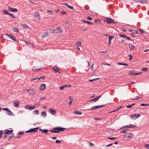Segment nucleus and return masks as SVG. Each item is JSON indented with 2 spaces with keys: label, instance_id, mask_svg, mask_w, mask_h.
Masks as SVG:
<instances>
[{
  "label": "nucleus",
  "instance_id": "nucleus-9",
  "mask_svg": "<svg viewBox=\"0 0 149 149\" xmlns=\"http://www.w3.org/2000/svg\"><path fill=\"white\" fill-rule=\"evenodd\" d=\"M135 126L134 125H129V126H128V125H126V126H125L122 127L120 129H124V128H135Z\"/></svg>",
  "mask_w": 149,
  "mask_h": 149
},
{
  "label": "nucleus",
  "instance_id": "nucleus-14",
  "mask_svg": "<svg viewBox=\"0 0 149 149\" xmlns=\"http://www.w3.org/2000/svg\"><path fill=\"white\" fill-rule=\"evenodd\" d=\"M49 111L51 114L55 115L56 113V111L53 109H49Z\"/></svg>",
  "mask_w": 149,
  "mask_h": 149
},
{
  "label": "nucleus",
  "instance_id": "nucleus-44",
  "mask_svg": "<svg viewBox=\"0 0 149 149\" xmlns=\"http://www.w3.org/2000/svg\"><path fill=\"white\" fill-rule=\"evenodd\" d=\"M2 109L3 110L6 111L7 112H8L9 110V109L7 108H3Z\"/></svg>",
  "mask_w": 149,
  "mask_h": 149
},
{
  "label": "nucleus",
  "instance_id": "nucleus-49",
  "mask_svg": "<svg viewBox=\"0 0 149 149\" xmlns=\"http://www.w3.org/2000/svg\"><path fill=\"white\" fill-rule=\"evenodd\" d=\"M141 98L140 97H139V96H137L136 97V98H135V99H132V100H138V99H140V98Z\"/></svg>",
  "mask_w": 149,
  "mask_h": 149
},
{
  "label": "nucleus",
  "instance_id": "nucleus-64",
  "mask_svg": "<svg viewBox=\"0 0 149 149\" xmlns=\"http://www.w3.org/2000/svg\"><path fill=\"white\" fill-rule=\"evenodd\" d=\"M129 56L130 57V58L129 59L130 60H131L132 59V56L130 55H129Z\"/></svg>",
  "mask_w": 149,
  "mask_h": 149
},
{
  "label": "nucleus",
  "instance_id": "nucleus-46",
  "mask_svg": "<svg viewBox=\"0 0 149 149\" xmlns=\"http://www.w3.org/2000/svg\"><path fill=\"white\" fill-rule=\"evenodd\" d=\"M142 73H143V72H139L138 73H137L134 74V75H137L138 74H142Z\"/></svg>",
  "mask_w": 149,
  "mask_h": 149
},
{
  "label": "nucleus",
  "instance_id": "nucleus-3",
  "mask_svg": "<svg viewBox=\"0 0 149 149\" xmlns=\"http://www.w3.org/2000/svg\"><path fill=\"white\" fill-rule=\"evenodd\" d=\"M62 30L61 27H58L55 29V33L59 34L61 33L62 32Z\"/></svg>",
  "mask_w": 149,
  "mask_h": 149
},
{
  "label": "nucleus",
  "instance_id": "nucleus-61",
  "mask_svg": "<svg viewBox=\"0 0 149 149\" xmlns=\"http://www.w3.org/2000/svg\"><path fill=\"white\" fill-rule=\"evenodd\" d=\"M126 39L129 40H131L132 41V40H131L130 39V38L127 36V37H126Z\"/></svg>",
  "mask_w": 149,
  "mask_h": 149
},
{
  "label": "nucleus",
  "instance_id": "nucleus-41",
  "mask_svg": "<svg viewBox=\"0 0 149 149\" xmlns=\"http://www.w3.org/2000/svg\"><path fill=\"white\" fill-rule=\"evenodd\" d=\"M37 80H39L40 79H44V77L43 76L42 77H40V78H37Z\"/></svg>",
  "mask_w": 149,
  "mask_h": 149
},
{
  "label": "nucleus",
  "instance_id": "nucleus-19",
  "mask_svg": "<svg viewBox=\"0 0 149 149\" xmlns=\"http://www.w3.org/2000/svg\"><path fill=\"white\" fill-rule=\"evenodd\" d=\"M6 36H8L9 38H11V39H12L13 40L15 41L16 40V39L13 36V35H8V34H6Z\"/></svg>",
  "mask_w": 149,
  "mask_h": 149
},
{
  "label": "nucleus",
  "instance_id": "nucleus-12",
  "mask_svg": "<svg viewBox=\"0 0 149 149\" xmlns=\"http://www.w3.org/2000/svg\"><path fill=\"white\" fill-rule=\"evenodd\" d=\"M46 85L45 84H41L39 87V89L41 90H44L45 88Z\"/></svg>",
  "mask_w": 149,
  "mask_h": 149
},
{
  "label": "nucleus",
  "instance_id": "nucleus-16",
  "mask_svg": "<svg viewBox=\"0 0 149 149\" xmlns=\"http://www.w3.org/2000/svg\"><path fill=\"white\" fill-rule=\"evenodd\" d=\"M8 8L9 11H10L13 12H16L17 11V10L16 8H13L10 7H8Z\"/></svg>",
  "mask_w": 149,
  "mask_h": 149
},
{
  "label": "nucleus",
  "instance_id": "nucleus-57",
  "mask_svg": "<svg viewBox=\"0 0 149 149\" xmlns=\"http://www.w3.org/2000/svg\"><path fill=\"white\" fill-rule=\"evenodd\" d=\"M134 73L132 72V71H131L129 73V75H134Z\"/></svg>",
  "mask_w": 149,
  "mask_h": 149
},
{
  "label": "nucleus",
  "instance_id": "nucleus-58",
  "mask_svg": "<svg viewBox=\"0 0 149 149\" xmlns=\"http://www.w3.org/2000/svg\"><path fill=\"white\" fill-rule=\"evenodd\" d=\"M14 136V135L12 134V135H11V136H10L9 137V139H8V140H9L11 138H12V137H13Z\"/></svg>",
  "mask_w": 149,
  "mask_h": 149
},
{
  "label": "nucleus",
  "instance_id": "nucleus-62",
  "mask_svg": "<svg viewBox=\"0 0 149 149\" xmlns=\"http://www.w3.org/2000/svg\"><path fill=\"white\" fill-rule=\"evenodd\" d=\"M69 22V21L68 20H66L65 21V23L66 24H68Z\"/></svg>",
  "mask_w": 149,
  "mask_h": 149
},
{
  "label": "nucleus",
  "instance_id": "nucleus-31",
  "mask_svg": "<svg viewBox=\"0 0 149 149\" xmlns=\"http://www.w3.org/2000/svg\"><path fill=\"white\" fill-rule=\"evenodd\" d=\"M75 44L78 46L81 45V42H77L75 43Z\"/></svg>",
  "mask_w": 149,
  "mask_h": 149
},
{
  "label": "nucleus",
  "instance_id": "nucleus-22",
  "mask_svg": "<svg viewBox=\"0 0 149 149\" xmlns=\"http://www.w3.org/2000/svg\"><path fill=\"white\" fill-rule=\"evenodd\" d=\"M114 38L113 36H109V45H110L111 44V41L112 39Z\"/></svg>",
  "mask_w": 149,
  "mask_h": 149
},
{
  "label": "nucleus",
  "instance_id": "nucleus-27",
  "mask_svg": "<svg viewBox=\"0 0 149 149\" xmlns=\"http://www.w3.org/2000/svg\"><path fill=\"white\" fill-rule=\"evenodd\" d=\"M122 108V107L120 106L119 108H118V109H117L116 110H113V111H111L110 112V113H112V112H115V111H118L120 109H121V108Z\"/></svg>",
  "mask_w": 149,
  "mask_h": 149
},
{
  "label": "nucleus",
  "instance_id": "nucleus-29",
  "mask_svg": "<svg viewBox=\"0 0 149 149\" xmlns=\"http://www.w3.org/2000/svg\"><path fill=\"white\" fill-rule=\"evenodd\" d=\"M74 113L75 114H79V115H81L82 114V112H79L77 111H75L74 112Z\"/></svg>",
  "mask_w": 149,
  "mask_h": 149
},
{
  "label": "nucleus",
  "instance_id": "nucleus-63",
  "mask_svg": "<svg viewBox=\"0 0 149 149\" xmlns=\"http://www.w3.org/2000/svg\"><path fill=\"white\" fill-rule=\"evenodd\" d=\"M24 134L23 132H19L18 133V135H22V134Z\"/></svg>",
  "mask_w": 149,
  "mask_h": 149
},
{
  "label": "nucleus",
  "instance_id": "nucleus-52",
  "mask_svg": "<svg viewBox=\"0 0 149 149\" xmlns=\"http://www.w3.org/2000/svg\"><path fill=\"white\" fill-rule=\"evenodd\" d=\"M67 7L68 8H69L70 9H73L74 8L73 7H72V6H70V5H68Z\"/></svg>",
  "mask_w": 149,
  "mask_h": 149
},
{
  "label": "nucleus",
  "instance_id": "nucleus-10",
  "mask_svg": "<svg viewBox=\"0 0 149 149\" xmlns=\"http://www.w3.org/2000/svg\"><path fill=\"white\" fill-rule=\"evenodd\" d=\"M52 68L55 72H59V69L56 66H54L52 67Z\"/></svg>",
  "mask_w": 149,
  "mask_h": 149
},
{
  "label": "nucleus",
  "instance_id": "nucleus-36",
  "mask_svg": "<svg viewBox=\"0 0 149 149\" xmlns=\"http://www.w3.org/2000/svg\"><path fill=\"white\" fill-rule=\"evenodd\" d=\"M50 32L51 33H55V29H50Z\"/></svg>",
  "mask_w": 149,
  "mask_h": 149
},
{
  "label": "nucleus",
  "instance_id": "nucleus-59",
  "mask_svg": "<svg viewBox=\"0 0 149 149\" xmlns=\"http://www.w3.org/2000/svg\"><path fill=\"white\" fill-rule=\"evenodd\" d=\"M2 134H3L2 131H0V138H1L2 137Z\"/></svg>",
  "mask_w": 149,
  "mask_h": 149
},
{
  "label": "nucleus",
  "instance_id": "nucleus-18",
  "mask_svg": "<svg viewBox=\"0 0 149 149\" xmlns=\"http://www.w3.org/2000/svg\"><path fill=\"white\" fill-rule=\"evenodd\" d=\"M129 46L131 50H133L134 49V46L132 44H129Z\"/></svg>",
  "mask_w": 149,
  "mask_h": 149
},
{
  "label": "nucleus",
  "instance_id": "nucleus-43",
  "mask_svg": "<svg viewBox=\"0 0 149 149\" xmlns=\"http://www.w3.org/2000/svg\"><path fill=\"white\" fill-rule=\"evenodd\" d=\"M148 70V68H143L141 70L143 71H147Z\"/></svg>",
  "mask_w": 149,
  "mask_h": 149
},
{
  "label": "nucleus",
  "instance_id": "nucleus-40",
  "mask_svg": "<svg viewBox=\"0 0 149 149\" xmlns=\"http://www.w3.org/2000/svg\"><path fill=\"white\" fill-rule=\"evenodd\" d=\"M35 114L38 115L39 114V111L38 110H36L34 111Z\"/></svg>",
  "mask_w": 149,
  "mask_h": 149
},
{
  "label": "nucleus",
  "instance_id": "nucleus-38",
  "mask_svg": "<svg viewBox=\"0 0 149 149\" xmlns=\"http://www.w3.org/2000/svg\"><path fill=\"white\" fill-rule=\"evenodd\" d=\"M82 21L83 22H84L85 23H87L88 24H92V23L91 22H87V21H85V20H82Z\"/></svg>",
  "mask_w": 149,
  "mask_h": 149
},
{
  "label": "nucleus",
  "instance_id": "nucleus-51",
  "mask_svg": "<svg viewBox=\"0 0 149 149\" xmlns=\"http://www.w3.org/2000/svg\"><path fill=\"white\" fill-rule=\"evenodd\" d=\"M108 139H111V140H114V139H116V137H112V138L108 137Z\"/></svg>",
  "mask_w": 149,
  "mask_h": 149
},
{
  "label": "nucleus",
  "instance_id": "nucleus-8",
  "mask_svg": "<svg viewBox=\"0 0 149 149\" xmlns=\"http://www.w3.org/2000/svg\"><path fill=\"white\" fill-rule=\"evenodd\" d=\"M104 106V105H101L100 106H93L91 108V110H95L102 107Z\"/></svg>",
  "mask_w": 149,
  "mask_h": 149
},
{
  "label": "nucleus",
  "instance_id": "nucleus-48",
  "mask_svg": "<svg viewBox=\"0 0 149 149\" xmlns=\"http://www.w3.org/2000/svg\"><path fill=\"white\" fill-rule=\"evenodd\" d=\"M135 104H132V105H128L127 106V108H131L132 107V106L134 105Z\"/></svg>",
  "mask_w": 149,
  "mask_h": 149
},
{
  "label": "nucleus",
  "instance_id": "nucleus-53",
  "mask_svg": "<svg viewBox=\"0 0 149 149\" xmlns=\"http://www.w3.org/2000/svg\"><path fill=\"white\" fill-rule=\"evenodd\" d=\"M139 30L140 31L141 33H144V31H143V29H139Z\"/></svg>",
  "mask_w": 149,
  "mask_h": 149
},
{
  "label": "nucleus",
  "instance_id": "nucleus-39",
  "mask_svg": "<svg viewBox=\"0 0 149 149\" xmlns=\"http://www.w3.org/2000/svg\"><path fill=\"white\" fill-rule=\"evenodd\" d=\"M3 13L4 14H8L9 15L10 13L8 12L6 10H4L3 11Z\"/></svg>",
  "mask_w": 149,
  "mask_h": 149
},
{
  "label": "nucleus",
  "instance_id": "nucleus-23",
  "mask_svg": "<svg viewBox=\"0 0 149 149\" xmlns=\"http://www.w3.org/2000/svg\"><path fill=\"white\" fill-rule=\"evenodd\" d=\"M13 113L10 110L7 112V114L9 116H14Z\"/></svg>",
  "mask_w": 149,
  "mask_h": 149
},
{
  "label": "nucleus",
  "instance_id": "nucleus-2",
  "mask_svg": "<svg viewBox=\"0 0 149 149\" xmlns=\"http://www.w3.org/2000/svg\"><path fill=\"white\" fill-rule=\"evenodd\" d=\"M105 21L108 24L114 23H115V21L109 17H107Z\"/></svg>",
  "mask_w": 149,
  "mask_h": 149
},
{
  "label": "nucleus",
  "instance_id": "nucleus-42",
  "mask_svg": "<svg viewBox=\"0 0 149 149\" xmlns=\"http://www.w3.org/2000/svg\"><path fill=\"white\" fill-rule=\"evenodd\" d=\"M48 131V130H46V129L43 130H42V132H43V133H45V134H46V133H47Z\"/></svg>",
  "mask_w": 149,
  "mask_h": 149
},
{
  "label": "nucleus",
  "instance_id": "nucleus-13",
  "mask_svg": "<svg viewBox=\"0 0 149 149\" xmlns=\"http://www.w3.org/2000/svg\"><path fill=\"white\" fill-rule=\"evenodd\" d=\"M134 1L136 2L141 3H145L146 2V0H134Z\"/></svg>",
  "mask_w": 149,
  "mask_h": 149
},
{
  "label": "nucleus",
  "instance_id": "nucleus-34",
  "mask_svg": "<svg viewBox=\"0 0 149 149\" xmlns=\"http://www.w3.org/2000/svg\"><path fill=\"white\" fill-rule=\"evenodd\" d=\"M98 100L97 99V98H95V99H92L90 100V102H91L92 101H93L94 102H96V101H97Z\"/></svg>",
  "mask_w": 149,
  "mask_h": 149
},
{
  "label": "nucleus",
  "instance_id": "nucleus-7",
  "mask_svg": "<svg viewBox=\"0 0 149 149\" xmlns=\"http://www.w3.org/2000/svg\"><path fill=\"white\" fill-rule=\"evenodd\" d=\"M26 91L29 92V93L31 95H33L35 93L36 91L32 89H27Z\"/></svg>",
  "mask_w": 149,
  "mask_h": 149
},
{
  "label": "nucleus",
  "instance_id": "nucleus-5",
  "mask_svg": "<svg viewBox=\"0 0 149 149\" xmlns=\"http://www.w3.org/2000/svg\"><path fill=\"white\" fill-rule=\"evenodd\" d=\"M25 108L26 109L30 110H32L36 108L35 106H30L28 105H26L25 106Z\"/></svg>",
  "mask_w": 149,
  "mask_h": 149
},
{
  "label": "nucleus",
  "instance_id": "nucleus-37",
  "mask_svg": "<svg viewBox=\"0 0 149 149\" xmlns=\"http://www.w3.org/2000/svg\"><path fill=\"white\" fill-rule=\"evenodd\" d=\"M128 130V129H127L123 130L122 131L121 133H126V131Z\"/></svg>",
  "mask_w": 149,
  "mask_h": 149
},
{
  "label": "nucleus",
  "instance_id": "nucleus-20",
  "mask_svg": "<svg viewBox=\"0 0 149 149\" xmlns=\"http://www.w3.org/2000/svg\"><path fill=\"white\" fill-rule=\"evenodd\" d=\"M48 36V33L46 32H45L42 35H41V38L42 39L45 37L47 36Z\"/></svg>",
  "mask_w": 149,
  "mask_h": 149
},
{
  "label": "nucleus",
  "instance_id": "nucleus-54",
  "mask_svg": "<svg viewBox=\"0 0 149 149\" xmlns=\"http://www.w3.org/2000/svg\"><path fill=\"white\" fill-rule=\"evenodd\" d=\"M56 142L57 143H61V141L59 140H57L56 141Z\"/></svg>",
  "mask_w": 149,
  "mask_h": 149
},
{
  "label": "nucleus",
  "instance_id": "nucleus-11",
  "mask_svg": "<svg viewBox=\"0 0 149 149\" xmlns=\"http://www.w3.org/2000/svg\"><path fill=\"white\" fill-rule=\"evenodd\" d=\"M13 132L12 130H6L4 131V134H12Z\"/></svg>",
  "mask_w": 149,
  "mask_h": 149
},
{
  "label": "nucleus",
  "instance_id": "nucleus-45",
  "mask_svg": "<svg viewBox=\"0 0 149 149\" xmlns=\"http://www.w3.org/2000/svg\"><path fill=\"white\" fill-rule=\"evenodd\" d=\"M46 99V98L45 97H42L40 98L39 100L40 101H41L42 100H45Z\"/></svg>",
  "mask_w": 149,
  "mask_h": 149
},
{
  "label": "nucleus",
  "instance_id": "nucleus-30",
  "mask_svg": "<svg viewBox=\"0 0 149 149\" xmlns=\"http://www.w3.org/2000/svg\"><path fill=\"white\" fill-rule=\"evenodd\" d=\"M41 69H40V68L36 69L35 68H33L32 69V70L34 71L39 70H40Z\"/></svg>",
  "mask_w": 149,
  "mask_h": 149
},
{
  "label": "nucleus",
  "instance_id": "nucleus-24",
  "mask_svg": "<svg viewBox=\"0 0 149 149\" xmlns=\"http://www.w3.org/2000/svg\"><path fill=\"white\" fill-rule=\"evenodd\" d=\"M21 26H22L25 29L29 28L28 26L26 24H21Z\"/></svg>",
  "mask_w": 149,
  "mask_h": 149
},
{
  "label": "nucleus",
  "instance_id": "nucleus-56",
  "mask_svg": "<svg viewBox=\"0 0 149 149\" xmlns=\"http://www.w3.org/2000/svg\"><path fill=\"white\" fill-rule=\"evenodd\" d=\"M87 19H88L90 20H93V19L91 17H87Z\"/></svg>",
  "mask_w": 149,
  "mask_h": 149
},
{
  "label": "nucleus",
  "instance_id": "nucleus-60",
  "mask_svg": "<svg viewBox=\"0 0 149 149\" xmlns=\"http://www.w3.org/2000/svg\"><path fill=\"white\" fill-rule=\"evenodd\" d=\"M103 64L107 65H108V66H110V65H111V64H110L107 63H103Z\"/></svg>",
  "mask_w": 149,
  "mask_h": 149
},
{
  "label": "nucleus",
  "instance_id": "nucleus-4",
  "mask_svg": "<svg viewBox=\"0 0 149 149\" xmlns=\"http://www.w3.org/2000/svg\"><path fill=\"white\" fill-rule=\"evenodd\" d=\"M39 128V127H37L32 129H31L29 130L26 131V133H28L31 132H36L37 131V130Z\"/></svg>",
  "mask_w": 149,
  "mask_h": 149
},
{
  "label": "nucleus",
  "instance_id": "nucleus-15",
  "mask_svg": "<svg viewBox=\"0 0 149 149\" xmlns=\"http://www.w3.org/2000/svg\"><path fill=\"white\" fill-rule=\"evenodd\" d=\"M134 136V134L132 133H129L128 134L127 137L130 139H132Z\"/></svg>",
  "mask_w": 149,
  "mask_h": 149
},
{
  "label": "nucleus",
  "instance_id": "nucleus-50",
  "mask_svg": "<svg viewBox=\"0 0 149 149\" xmlns=\"http://www.w3.org/2000/svg\"><path fill=\"white\" fill-rule=\"evenodd\" d=\"M99 79V78H96V79H93L89 80V81L91 82V81H94V80H96L98 79Z\"/></svg>",
  "mask_w": 149,
  "mask_h": 149
},
{
  "label": "nucleus",
  "instance_id": "nucleus-17",
  "mask_svg": "<svg viewBox=\"0 0 149 149\" xmlns=\"http://www.w3.org/2000/svg\"><path fill=\"white\" fill-rule=\"evenodd\" d=\"M36 14H37V16H35V19L37 20H39L40 19V16L38 13L37 12H36Z\"/></svg>",
  "mask_w": 149,
  "mask_h": 149
},
{
  "label": "nucleus",
  "instance_id": "nucleus-28",
  "mask_svg": "<svg viewBox=\"0 0 149 149\" xmlns=\"http://www.w3.org/2000/svg\"><path fill=\"white\" fill-rule=\"evenodd\" d=\"M67 86V85H64L60 87V89L61 90H62L64 88L66 87Z\"/></svg>",
  "mask_w": 149,
  "mask_h": 149
},
{
  "label": "nucleus",
  "instance_id": "nucleus-33",
  "mask_svg": "<svg viewBox=\"0 0 149 149\" xmlns=\"http://www.w3.org/2000/svg\"><path fill=\"white\" fill-rule=\"evenodd\" d=\"M118 65H125L126 66H127L128 65V64L127 63H118Z\"/></svg>",
  "mask_w": 149,
  "mask_h": 149
},
{
  "label": "nucleus",
  "instance_id": "nucleus-55",
  "mask_svg": "<svg viewBox=\"0 0 149 149\" xmlns=\"http://www.w3.org/2000/svg\"><path fill=\"white\" fill-rule=\"evenodd\" d=\"M141 106H148L147 104H142L141 105Z\"/></svg>",
  "mask_w": 149,
  "mask_h": 149
},
{
  "label": "nucleus",
  "instance_id": "nucleus-6",
  "mask_svg": "<svg viewBox=\"0 0 149 149\" xmlns=\"http://www.w3.org/2000/svg\"><path fill=\"white\" fill-rule=\"evenodd\" d=\"M140 116V114H134L132 115H130V117L132 119H136L137 118H138Z\"/></svg>",
  "mask_w": 149,
  "mask_h": 149
},
{
  "label": "nucleus",
  "instance_id": "nucleus-21",
  "mask_svg": "<svg viewBox=\"0 0 149 149\" xmlns=\"http://www.w3.org/2000/svg\"><path fill=\"white\" fill-rule=\"evenodd\" d=\"M19 102L18 101H17L14 102V106L16 107H17L19 105Z\"/></svg>",
  "mask_w": 149,
  "mask_h": 149
},
{
  "label": "nucleus",
  "instance_id": "nucleus-47",
  "mask_svg": "<svg viewBox=\"0 0 149 149\" xmlns=\"http://www.w3.org/2000/svg\"><path fill=\"white\" fill-rule=\"evenodd\" d=\"M145 147L147 148V149H149V145L148 144H145Z\"/></svg>",
  "mask_w": 149,
  "mask_h": 149
},
{
  "label": "nucleus",
  "instance_id": "nucleus-35",
  "mask_svg": "<svg viewBox=\"0 0 149 149\" xmlns=\"http://www.w3.org/2000/svg\"><path fill=\"white\" fill-rule=\"evenodd\" d=\"M119 36L120 37L123 38H126L127 37V36L124 34H119Z\"/></svg>",
  "mask_w": 149,
  "mask_h": 149
},
{
  "label": "nucleus",
  "instance_id": "nucleus-26",
  "mask_svg": "<svg viewBox=\"0 0 149 149\" xmlns=\"http://www.w3.org/2000/svg\"><path fill=\"white\" fill-rule=\"evenodd\" d=\"M47 13L50 15H53L54 14L52 11L50 10H47Z\"/></svg>",
  "mask_w": 149,
  "mask_h": 149
},
{
  "label": "nucleus",
  "instance_id": "nucleus-1",
  "mask_svg": "<svg viewBox=\"0 0 149 149\" xmlns=\"http://www.w3.org/2000/svg\"><path fill=\"white\" fill-rule=\"evenodd\" d=\"M65 128L61 127H56L53 128V130H51L49 132L51 133H58L60 132L63 131L65 130Z\"/></svg>",
  "mask_w": 149,
  "mask_h": 149
},
{
  "label": "nucleus",
  "instance_id": "nucleus-32",
  "mask_svg": "<svg viewBox=\"0 0 149 149\" xmlns=\"http://www.w3.org/2000/svg\"><path fill=\"white\" fill-rule=\"evenodd\" d=\"M13 31L15 32H18V30L17 28L16 27H14L13 29Z\"/></svg>",
  "mask_w": 149,
  "mask_h": 149
},
{
  "label": "nucleus",
  "instance_id": "nucleus-25",
  "mask_svg": "<svg viewBox=\"0 0 149 149\" xmlns=\"http://www.w3.org/2000/svg\"><path fill=\"white\" fill-rule=\"evenodd\" d=\"M41 115L43 116V117L45 118L47 116V114L45 111H43L41 113Z\"/></svg>",
  "mask_w": 149,
  "mask_h": 149
}]
</instances>
